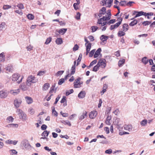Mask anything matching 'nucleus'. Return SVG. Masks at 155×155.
Segmentation results:
<instances>
[{"label":"nucleus","mask_w":155,"mask_h":155,"mask_svg":"<svg viewBox=\"0 0 155 155\" xmlns=\"http://www.w3.org/2000/svg\"><path fill=\"white\" fill-rule=\"evenodd\" d=\"M134 3V2L132 1H130L126 4V5L127 6H132V4Z\"/></svg>","instance_id":"774afa93"},{"label":"nucleus","mask_w":155,"mask_h":155,"mask_svg":"<svg viewBox=\"0 0 155 155\" xmlns=\"http://www.w3.org/2000/svg\"><path fill=\"white\" fill-rule=\"evenodd\" d=\"M97 114V112L96 111H92L89 114V117L91 119H94Z\"/></svg>","instance_id":"9d476101"},{"label":"nucleus","mask_w":155,"mask_h":155,"mask_svg":"<svg viewBox=\"0 0 155 155\" xmlns=\"http://www.w3.org/2000/svg\"><path fill=\"white\" fill-rule=\"evenodd\" d=\"M23 146L25 147V148L28 149L30 148V145L28 142H23Z\"/></svg>","instance_id":"b1692460"},{"label":"nucleus","mask_w":155,"mask_h":155,"mask_svg":"<svg viewBox=\"0 0 155 155\" xmlns=\"http://www.w3.org/2000/svg\"><path fill=\"white\" fill-rule=\"evenodd\" d=\"M87 112L86 111H84L82 113V115L79 117V119L82 120L84 119L87 116Z\"/></svg>","instance_id":"2eb2a0df"},{"label":"nucleus","mask_w":155,"mask_h":155,"mask_svg":"<svg viewBox=\"0 0 155 155\" xmlns=\"http://www.w3.org/2000/svg\"><path fill=\"white\" fill-rule=\"evenodd\" d=\"M22 102L21 98H16L14 101V104L15 107L18 108L19 107Z\"/></svg>","instance_id":"0eeeda50"},{"label":"nucleus","mask_w":155,"mask_h":155,"mask_svg":"<svg viewBox=\"0 0 155 155\" xmlns=\"http://www.w3.org/2000/svg\"><path fill=\"white\" fill-rule=\"evenodd\" d=\"M56 43L58 45H61L63 43V41L61 38H58L56 40Z\"/></svg>","instance_id":"a878e982"},{"label":"nucleus","mask_w":155,"mask_h":155,"mask_svg":"<svg viewBox=\"0 0 155 155\" xmlns=\"http://www.w3.org/2000/svg\"><path fill=\"white\" fill-rule=\"evenodd\" d=\"M79 46L77 44H76L74 45V47L73 48V51H76L78 49Z\"/></svg>","instance_id":"69168bd1"},{"label":"nucleus","mask_w":155,"mask_h":155,"mask_svg":"<svg viewBox=\"0 0 155 155\" xmlns=\"http://www.w3.org/2000/svg\"><path fill=\"white\" fill-rule=\"evenodd\" d=\"M126 1H123L120 2V5L121 6H124L126 4Z\"/></svg>","instance_id":"680f3d73"},{"label":"nucleus","mask_w":155,"mask_h":155,"mask_svg":"<svg viewBox=\"0 0 155 155\" xmlns=\"http://www.w3.org/2000/svg\"><path fill=\"white\" fill-rule=\"evenodd\" d=\"M64 81V78L61 79L58 82V84L59 85L62 84Z\"/></svg>","instance_id":"4d7b16f0"},{"label":"nucleus","mask_w":155,"mask_h":155,"mask_svg":"<svg viewBox=\"0 0 155 155\" xmlns=\"http://www.w3.org/2000/svg\"><path fill=\"white\" fill-rule=\"evenodd\" d=\"M38 79H36L35 78L32 76H29L27 80L26 84L28 86H30L32 84L35 83L37 82Z\"/></svg>","instance_id":"f257e3e1"},{"label":"nucleus","mask_w":155,"mask_h":155,"mask_svg":"<svg viewBox=\"0 0 155 155\" xmlns=\"http://www.w3.org/2000/svg\"><path fill=\"white\" fill-rule=\"evenodd\" d=\"M14 118L12 116H9L7 118V120L8 123L12 122L14 120Z\"/></svg>","instance_id":"72a5a7b5"},{"label":"nucleus","mask_w":155,"mask_h":155,"mask_svg":"<svg viewBox=\"0 0 155 155\" xmlns=\"http://www.w3.org/2000/svg\"><path fill=\"white\" fill-rule=\"evenodd\" d=\"M108 37L107 36H106L104 35H101L100 37V39L102 41L101 42V45H103L104 42L106 41L108 39Z\"/></svg>","instance_id":"f8f14e48"},{"label":"nucleus","mask_w":155,"mask_h":155,"mask_svg":"<svg viewBox=\"0 0 155 155\" xmlns=\"http://www.w3.org/2000/svg\"><path fill=\"white\" fill-rule=\"evenodd\" d=\"M81 79V78L79 77L75 80L74 82V88H79L81 87V85L83 84V82L80 81Z\"/></svg>","instance_id":"7ed1b4c3"},{"label":"nucleus","mask_w":155,"mask_h":155,"mask_svg":"<svg viewBox=\"0 0 155 155\" xmlns=\"http://www.w3.org/2000/svg\"><path fill=\"white\" fill-rule=\"evenodd\" d=\"M28 112L29 113L31 114H33L35 112L34 110L31 108L29 109Z\"/></svg>","instance_id":"13d9d810"},{"label":"nucleus","mask_w":155,"mask_h":155,"mask_svg":"<svg viewBox=\"0 0 155 155\" xmlns=\"http://www.w3.org/2000/svg\"><path fill=\"white\" fill-rule=\"evenodd\" d=\"M129 133L128 132H125V131H123V132H120L119 133V134L120 135H122L124 134H129Z\"/></svg>","instance_id":"0e129e2a"},{"label":"nucleus","mask_w":155,"mask_h":155,"mask_svg":"<svg viewBox=\"0 0 155 155\" xmlns=\"http://www.w3.org/2000/svg\"><path fill=\"white\" fill-rule=\"evenodd\" d=\"M49 84L48 83L45 84L43 87V90L45 91L47 90L49 87Z\"/></svg>","instance_id":"cd10ccee"},{"label":"nucleus","mask_w":155,"mask_h":155,"mask_svg":"<svg viewBox=\"0 0 155 155\" xmlns=\"http://www.w3.org/2000/svg\"><path fill=\"white\" fill-rule=\"evenodd\" d=\"M75 66L74 65H73L71 68V75L73 74L75 72Z\"/></svg>","instance_id":"c9c22d12"},{"label":"nucleus","mask_w":155,"mask_h":155,"mask_svg":"<svg viewBox=\"0 0 155 155\" xmlns=\"http://www.w3.org/2000/svg\"><path fill=\"white\" fill-rule=\"evenodd\" d=\"M82 57V54L81 53L80 54L77 60V65L78 66L79 64V62L81 61V58Z\"/></svg>","instance_id":"58836bf2"},{"label":"nucleus","mask_w":155,"mask_h":155,"mask_svg":"<svg viewBox=\"0 0 155 155\" xmlns=\"http://www.w3.org/2000/svg\"><path fill=\"white\" fill-rule=\"evenodd\" d=\"M111 119V117L110 116H108L107 118V120L105 121V123L106 124L110 125V121Z\"/></svg>","instance_id":"c756f323"},{"label":"nucleus","mask_w":155,"mask_h":155,"mask_svg":"<svg viewBox=\"0 0 155 155\" xmlns=\"http://www.w3.org/2000/svg\"><path fill=\"white\" fill-rule=\"evenodd\" d=\"M133 14L134 15L136 14V15L134 18H135L142 15L145 16V12L142 11L140 12L134 11Z\"/></svg>","instance_id":"6e6552de"},{"label":"nucleus","mask_w":155,"mask_h":155,"mask_svg":"<svg viewBox=\"0 0 155 155\" xmlns=\"http://www.w3.org/2000/svg\"><path fill=\"white\" fill-rule=\"evenodd\" d=\"M99 12L102 15H104L106 13V9L105 7H103L100 10Z\"/></svg>","instance_id":"bb28decb"},{"label":"nucleus","mask_w":155,"mask_h":155,"mask_svg":"<svg viewBox=\"0 0 155 155\" xmlns=\"http://www.w3.org/2000/svg\"><path fill=\"white\" fill-rule=\"evenodd\" d=\"M25 98L27 103L28 104H31L33 102V99L31 97L26 96Z\"/></svg>","instance_id":"4468645a"},{"label":"nucleus","mask_w":155,"mask_h":155,"mask_svg":"<svg viewBox=\"0 0 155 155\" xmlns=\"http://www.w3.org/2000/svg\"><path fill=\"white\" fill-rule=\"evenodd\" d=\"M148 123V121L146 119H144L140 122V125L142 126H145Z\"/></svg>","instance_id":"aec40b11"},{"label":"nucleus","mask_w":155,"mask_h":155,"mask_svg":"<svg viewBox=\"0 0 155 155\" xmlns=\"http://www.w3.org/2000/svg\"><path fill=\"white\" fill-rule=\"evenodd\" d=\"M18 126L17 124H11V127L13 128H17Z\"/></svg>","instance_id":"338daca9"},{"label":"nucleus","mask_w":155,"mask_h":155,"mask_svg":"<svg viewBox=\"0 0 155 155\" xmlns=\"http://www.w3.org/2000/svg\"><path fill=\"white\" fill-rule=\"evenodd\" d=\"M67 28H61L58 31V32L62 35H64L67 31Z\"/></svg>","instance_id":"412c9836"},{"label":"nucleus","mask_w":155,"mask_h":155,"mask_svg":"<svg viewBox=\"0 0 155 155\" xmlns=\"http://www.w3.org/2000/svg\"><path fill=\"white\" fill-rule=\"evenodd\" d=\"M137 21L136 19H135L131 22L129 24V25L130 26H133L137 24Z\"/></svg>","instance_id":"2f4dec72"},{"label":"nucleus","mask_w":155,"mask_h":155,"mask_svg":"<svg viewBox=\"0 0 155 155\" xmlns=\"http://www.w3.org/2000/svg\"><path fill=\"white\" fill-rule=\"evenodd\" d=\"M12 7L11 5H4L3 7V9L4 10H7L11 8Z\"/></svg>","instance_id":"a19ab883"},{"label":"nucleus","mask_w":155,"mask_h":155,"mask_svg":"<svg viewBox=\"0 0 155 155\" xmlns=\"http://www.w3.org/2000/svg\"><path fill=\"white\" fill-rule=\"evenodd\" d=\"M17 6L18 8L19 9H23L24 8V7L23 5L21 3L18 4Z\"/></svg>","instance_id":"5fc2aeb1"},{"label":"nucleus","mask_w":155,"mask_h":155,"mask_svg":"<svg viewBox=\"0 0 155 155\" xmlns=\"http://www.w3.org/2000/svg\"><path fill=\"white\" fill-rule=\"evenodd\" d=\"M86 46V50L90 51L91 48V43H89Z\"/></svg>","instance_id":"8fccbe9b"},{"label":"nucleus","mask_w":155,"mask_h":155,"mask_svg":"<svg viewBox=\"0 0 155 155\" xmlns=\"http://www.w3.org/2000/svg\"><path fill=\"white\" fill-rule=\"evenodd\" d=\"M86 93L84 91H82L78 94V97L79 98H84L85 95Z\"/></svg>","instance_id":"f3484780"},{"label":"nucleus","mask_w":155,"mask_h":155,"mask_svg":"<svg viewBox=\"0 0 155 155\" xmlns=\"http://www.w3.org/2000/svg\"><path fill=\"white\" fill-rule=\"evenodd\" d=\"M52 38L51 37L48 38L45 42V44L46 45L48 44L51 41Z\"/></svg>","instance_id":"de8ad7c7"},{"label":"nucleus","mask_w":155,"mask_h":155,"mask_svg":"<svg viewBox=\"0 0 155 155\" xmlns=\"http://www.w3.org/2000/svg\"><path fill=\"white\" fill-rule=\"evenodd\" d=\"M151 23V21H144L142 23V24L144 26L148 25Z\"/></svg>","instance_id":"864d4df0"},{"label":"nucleus","mask_w":155,"mask_h":155,"mask_svg":"<svg viewBox=\"0 0 155 155\" xmlns=\"http://www.w3.org/2000/svg\"><path fill=\"white\" fill-rule=\"evenodd\" d=\"M98 27L96 26H92L91 28V32H94L98 28Z\"/></svg>","instance_id":"37998d69"},{"label":"nucleus","mask_w":155,"mask_h":155,"mask_svg":"<svg viewBox=\"0 0 155 155\" xmlns=\"http://www.w3.org/2000/svg\"><path fill=\"white\" fill-rule=\"evenodd\" d=\"M55 84H54L51 87V88L50 91V93H52L54 91L55 93L56 92V88L54 89V88L55 87Z\"/></svg>","instance_id":"79ce46f5"},{"label":"nucleus","mask_w":155,"mask_h":155,"mask_svg":"<svg viewBox=\"0 0 155 155\" xmlns=\"http://www.w3.org/2000/svg\"><path fill=\"white\" fill-rule=\"evenodd\" d=\"M124 31H120L118 33V35L119 37H121L124 35L125 34V33Z\"/></svg>","instance_id":"473e14b6"},{"label":"nucleus","mask_w":155,"mask_h":155,"mask_svg":"<svg viewBox=\"0 0 155 155\" xmlns=\"http://www.w3.org/2000/svg\"><path fill=\"white\" fill-rule=\"evenodd\" d=\"M95 51V49H94L92 50H91V52H90L89 54V57H92L93 56L94 53Z\"/></svg>","instance_id":"603ef678"},{"label":"nucleus","mask_w":155,"mask_h":155,"mask_svg":"<svg viewBox=\"0 0 155 155\" xmlns=\"http://www.w3.org/2000/svg\"><path fill=\"white\" fill-rule=\"evenodd\" d=\"M102 18V20H103V21H106L109 20L110 19V18L108 16H104L103 18Z\"/></svg>","instance_id":"6e6d98bb"},{"label":"nucleus","mask_w":155,"mask_h":155,"mask_svg":"<svg viewBox=\"0 0 155 155\" xmlns=\"http://www.w3.org/2000/svg\"><path fill=\"white\" fill-rule=\"evenodd\" d=\"M97 62V60H94V61H93L92 62H91V63L90 65L89 66V67H90L91 66H92L94 64H96Z\"/></svg>","instance_id":"052dcab7"},{"label":"nucleus","mask_w":155,"mask_h":155,"mask_svg":"<svg viewBox=\"0 0 155 155\" xmlns=\"http://www.w3.org/2000/svg\"><path fill=\"white\" fill-rule=\"evenodd\" d=\"M6 70L7 73L9 72H12L13 71L12 66L11 65H8V66L6 68Z\"/></svg>","instance_id":"5701e85b"},{"label":"nucleus","mask_w":155,"mask_h":155,"mask_svg":"<svg viewBox=\"0 0 155 155\" xmlns=\"http://www.w3.org/2000/svg\"><path fill=\"white\" fill-rule=\"evenodd\" d=\"M64 72V71H59L56 73L55 75L56 76H60L62 75Z\"/></svg>","instance_id":"09e8293b"},{"label":"nucleus","mask_w":155,"mask_h":155,"mask_svg":"<svg viewBox=\"0 0 155 155\" xmlns=\"http://www.w3.org/2000/svg\"><path fill=\"white\" fill-rule=\"evenodd\" d=\"M124 128L125 130L130 132L132 130L133 127L131 124H125L124 126Z\"/></svg>","instance_id":"1a4fd4ad"},{"label":"nucleus","mask_w":155,"mask_h":155,"mask_svg":"<svg viewBox=\"0 0 155 155\" xmlns=\"http://www.w3.org/2000/svg\"><path fill=\"white\" fill-rule=\"evenodd\" d=\"M74 92V90L73 89H71L67 91L66 92V96H68L70 94H71L73 93Z\"/></svg>","instance_id":"49530a36"},{"label":"nucleus","mask_w":155,"mask_h":155,"mask_svg":"<svg viewBox=\"0 0 155 155\" xmlns=\"http://www.w3.org/2000/svg\"><path fill=\"white\" fill-rule=\"evenodd\" d=\"M99 66L97 64L96 66H94L93 68V71H94L96 72L99 68Z\"/></svg>","instance_id":"3c124183"},{"label":"nucleus","mask_w":155,"mask_h":155,"mask_svg":"<svg viewBox=\"0 0 155 155\" xmlns=\"http://www.w3.org/2000/svg\"><path fill=\"white\" fill-rule=\"evenodd\" d=\"M5 56L4 53L2 52L0 54V61L3 62L5 61Z\"/></svg>","instance_id":"7c9ffc66"},{"label":"nucleus","mask_w":155,"mask_h":155,"mask_svg":"<svg viewBox=\"0 0 155 155\" xmlns=\"http://www.w3.org/2000/svg\"><path fill=\"white\" fill-rule=\"evenodd\" d=\"M103 20H102V18H100L98 19V21L97 22V24H99L101 25H102V23Z\"/></svg>","instance_id":"e2e57ef3"},{"label":"nucleus","mask_w":155,"mask_h":155,"mask_svg":"<svg viewBox=\"0 0 155 155\" xmlns=\"http://www.w3.org/2000/svg\"><path fill=\"white\" fill-rule=\"evenodd\" d=\"M9 92L5 90H3L0 91V97L1 99H5L8 96Z\"/></svg>","instance_id":"423d86ee"},{"label":"nucleus","mask_w":155,"mask_h":155,"mask_svg":"<svg viewBox=\"0 0 155 155\" xmlns=\"http://www.w3.org/2000/svg\"><path fill=\"white\" fill-rule=\"evenodd\" d=\"M101 49L100 48H99L95 52L94 55V57L96 58L99 55L101 51Z\"/></svg>","instance_id":"6ab92c4d"},{"label":"nucleus","mask_w":155,"mask_h":155,"mask_svg":"<svg viewBox=\"0 0 155 155\" xmlns=\"http://www.w3.org/2000/svg\"><path fill=\"white\" fill-rule=\"evenodd\" d=\"M20 77V75L18 74H14L12 75V79L13 81H17Z\"/></svg>","instance_id":"9b49d317"},{"label":"nucleus","mask_w":155,"mask_h":155,"mask_svg":"<svg viewBox=\"0 0 155 155\" xmlns=\"http://www.w3.org/2000/svg\"><path fill=\"white\" fill-rule=\"evenodd\" d=\"M20 92V90L19 89L17 90H12L10 91V93L14 95H15L18 94Z\"/></svg>","instance_id":"ddd939ff"},{"label":"nucleus","mask_w":155,"mask_h":155,"mask_svg":"<svg viewBox=\"0 0 155 155\" xmlns=\"http://www.w3.org/2000/svg\"><path fill=\"white\" fill-rule=\"evenodd\" d=\"M147 59V58L146 57H144L142 59V62L144 64H146L148 62V60Z\"/></svg>","instance_id":"a18cd8bd"},{"label":"nucleus","mask_w":155,"mask_h":155,"mask_svg":"<svg viewBox=\"0 0 155 155\" xmlns=\"http://www.w3.org/2000/svg\"><path fill=\"white\" fill-rule=\"evenodd\" d=\"M50 133L49 131H48L47 130L44 131L41 134V135L44 137H47Z\"/></svg>","instance_id":"f704fd0d"},{"label":"nucleus","mask_w":155,"mask_h":155,"mask_svg":"<svg viewBox=\"0 0 155 155\" xmlns=\"http://www.w3.org/2000/svg\"><path fill=\"white\" fill-rule=\"evenodd\" d=\"M52 114L54 115L55 116L57 117L58 116V113L55 110L54 107H52Z\"/></svg>","instance_id":"e433bc0d"},{"label":"nucleus","mask_w":155,"mask_h":155,"mask_svg":"<svg viewBox=\"0 0 155 155\" xmlns=\"http://www.w3.org/2000/svg\"><path fill=\"white\" fill-rule=\"evenodd\" d=\"M28 86L27 84L25 85V84H21L20 85V88L23 91H25L27 90L28 88Z\"/></svg>","instance_id":"dca6fc26"},{"label":"nucleus","mask_w":155,"mask_h":155,"mask_svg":"<svg viewBox=\"0 0 155 155\" xmlns=\"http://www.w3.org/2000/svg\"><path fill=\"white\" fill-rule=\"evenodd\" d=\"M11 155H17V152L14 149L11 150L9 151Z\"/></svg>","instance_id":"393cba45"},{"label":"nucleus","mask_w":155,"mask_h":155,"mask_svg":"<svg viewBox=\"0 0 155 155\" xmlns=\"http://www.w3.org/2000/svg\"><path fill=\"white\" fill-rule=\"evenodd\" d=\"M45 73H46L45 71H40L38 72V74H37V75L40 76H42V75H43Z\"/></svg>","instance_id":"c03bdc74"},{"label":"nucleus","mask_w":155,"mask_h":155,"mask_svg":"<svg viewBox=\"0 0 155 155\" xmlns=\"http://www.w3.org/2000/svg\"><path fill=\"white\" fill-rule=\"evenodd\" d=\"M119 118H117L116 119V120L115 121V124H117V127L118 129L120 131L122 129V128H121L120 126L118 124L119 123Z\"/></svg>","instance_id":"c85d7f7f"},{"label":"nucleus","mask_w":155,"mask_h":155,"mask_svg":"<svg viewBox=\"0 0 155 155\" xmlns=\"http://www.w3.org/2000/svg\"><path fill=\"white\" fill-rule=\"evenodd\" d=\"M112 152V149H110L108 150H106L105 151V153H106L110 154Z\"/></svg>","instance_id":"bf43d9fd"},{"label":"nucleus","mask_w":155,"mask_h":155,"mask_svg":"<svg viewBox=\"0 0 155 155\" xmlns=\"http://www.w3.org/2000/svg\"><path fill=\"white\" fill-rule=\"evenodd\" d=\"M113 0H106V7H110L113 3Z\"/></svg>","instance_id":"a211bd4d"},{"label":"nucleus","mask_w":155,"mask_h":155,"mask_svg":"<svg viewBox=\"0 0 155 155\" xmlns=\"http://www.w3.org/2000/svg\"><path fill=\"white\" fill-rule=\"evenodd\" d=\"M125 61V60L124 59H123L121 60H119L118 64L119 66H121L122 65L124 64Z\"/></svg>","instance_id":"ea45409f"},{"label":"nucleus","mask_w":155,"mask_h":155,"mask_svg":"<svg viewBox=\"0 0 155 155\" xmlns=\"http://www.w3.org/2000/svg\"><path fill=\"white\" fill-rule=\"evenodd\" d=\"M27 17L29 20H32L34 18V16L32 14H29L27 15Z\"/></svg>","instance_id":"4c0bfd02"},{"label":"nucleus","mask_w":155,"mask_h":155,"mask_svg":"<svg viewBox=\"0 0 155 155\" xmlns=\"http://www.w3.org/2000/svg\"><path fill=\"white\" fill-rule=\"evenodd\" d=\"M16 112L20 119L22 120H26V115L21 110L18 109Z\"/></svg>","instance_id":"f03ea898"},{"label":"nucleus","mask_w":155,"mask_h":155,"mask_svg":"<svg viewBox=\"0 0 155 155\" xmlns=\"http://www.w3.org/2000/svg\"><path fill=\"white\" fill-rule=\"evenodd\" d=\"M99 67L102 68H105L106 65V61L105 59H100L98 61L97 64Z\"/></svg>","instance_id":"39448f33"},{"label":"nucleus","mask_w":155,"mask_h":155,"mask_svg":"<svg viewBox=\"0 0 155 155\" xmlns=\"http://www.w3.org/2000/svg\"><path fill=\"white\" fill-rule=\"evenodd\" d=\"M122 28L123 31L126 32L128 29V25L126 24H124L123 25Z\"/></svg>","instance_id":"4be33fe9"},{"label":"nucleus","mask_w":155,"mask_h":155,"mask_svg":"<svg viewBox=\"0 0 155 155\" xmlns=\"http://www.w3.org/2000/svg\"><path fill=\"white\" fill-rule=\"evenodd\" d=\"M118 22L114 25H112L110 26V29L112 30L114 28H117L121 24L122 21V18H118Z\"/></svg>","instance_id":"20e7f679"}]
</instances>
